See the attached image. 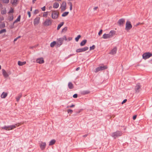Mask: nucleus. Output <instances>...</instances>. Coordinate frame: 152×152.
I'll return each mask as SVG.
<instances>
[{
    "mask_svg": "<svg viewBox=\"0 0 152 152\" xmlns=\"http://www.w3.org/2000/svg\"><path fill=\"white\" fill-rule=\"evenodd\" d=\"M8 94L7 92H3L1 94V97L3 99L5 98L7 96Z\"/></svg>",
    "mask_w": 152,
    "mask_h": 152,
    "instance_id": "nucleus-18",
    "label": "nucleus"
},
{
    "mask_svg": "<svg viewBox=\"0 0 152 152\" xmlns=\"http://www.w3.org/2000/svg\"><path fill=\"white\" fill-rule=\"evenodd\" d=\"M82 110H83L82 109V110H79L78 111H77V112H76V113H77V114L79 113Z\"/></svg>",
    "mask_w": 152,
    "mask_h": 152,
    "instance_id": "nucleus-56",
    "label": "nucleus"
},
{
    "mask_svg": "<svg viewBox=\"0 0 152 152\" xmlns=\"http://www.w3.org/2000/svg\"><path fill=\"white\" fill-rule=\"evenodd\" d=\"M80 69V67H77L76 69V70L77 71L78 70H79Z\"/></svg>",
    "mask_w": 152,
    "mask_h": 152,
    "instance_id": "nucleus-60",
    "label": "nucleus"
},
{
    "mask_svg": "<svg viewBox=\"0 0 152 152\" xmlns=\"http://www.w3.org/2000/svg\"><path fill=\"white\" fill-rule=\"evenodd\" d=\"M16 124H17V125L16 126H19L20 125V123H17Z\"/></svg>",
    "mask_w": 152,
    "mask_h": 152,
    "instance_id": "nucleus-61",
    "label": "nucleus"
},
{
    "mask_svg": "<svg viewBox=\"0 0 152 152\" xmlns=\"http://www.w3.org/2000/svg\"><path fill=\"white\" fill-rule=\"evenodd\" d=\"M48 12H45L44 13L43 15V16L44 17H47L48 15Z\"/></svg>",
    "mask_w": 152,
    "mask_h": 152,
    "instance_id": "nucleus-43",
    "label": "nucleus"
},
{
    "mask_svg": "<svg viewBox=\"0 0 152 152\" xmlns=\"http://www.w3.org/2000/svg\"><path fill=\"white\" fill-rule=\"evenodd\" d=\"M68 4H69L70 5V10H72V3L71 2H69L68 3Z\"/></svg>",
    "mask_w": 152,
    "mask_h": 152,
    "instance_id": "nucleus-41",
    "label": "nucleus"
},
{
    "mask_svg": "<svg viewBox=\"0 0 152 152\" xmlns=\"http://www.w3.org/2000/svg\"><path fill=\"white\" fill-rule=\"evenodd\" d=\"M67 30V27H65L64 28H63L62 30V32H63L64 31H66Z\"/></svg>",
    "mask_w": 152,
    "mask_h": 152,
    "instance_id": "nucleus-42",
    "label": "nucleus"
},
{
    "mask_svg": "<svg viewBox=\"0 0 152 152\" xmlns=\"http://www.w3.org/2000/svg\"><path fill=\"white\" fill-rule=\"evenodd\" d=\"M66 9V3L65 2H63L62 3V5L61 7V10L62 11H65Z\"/></svg>",
    "mask_w": 152,
    "mask_h": 152,
    "instance_id": "nucleus-13",
    "label": "nucleus"
},
{
    "mask_svg": "<svg viewBox=\"0 0 152 152\" xmlns=\"http://www.w3.org/2000/svg\"><path fill=\"white\" fill-rule=\"evenodd\" d=\"M1 13L2 15L5 14L6 13V10L5 9L4 10H1Z\"/></svg>",
    "mask_w": 152,
    "mask_h": 152,
    "instance_id": "nucleus-40",
    "label": "nucleus"
},
{
    "mask_svg": "<svg viewBox=\"0 0 152 152\" xmlns=\"http://www.w3.org/2000/svg\"><path fill=\"white\" fill-rule=\"evenodd\" d=\"M68 87L69 89H72L74 88L73 84L71 82H69L68 84Z\"/></svg>",
    "mask_w": 152,
    "mask_h": 152,
    "instance_id": "nucleus-23",
    "label": "nucleus"
},
{
    "mask_svg": "<svg viewBox=\"0 0 152 152\" xmlns=\"http://www.w3.org/2000/svg\"><path fill=\"white\" fill-rule=\"evenodd\" d=\"M141 90V86L140 85V83H138L136 84L134 88L135 93H138Z\"/></svg>",
    "mask_w": 152,
    "mask_h": 152,
    "instance_id": "nucleus-3",
    "label": "nucleus"
},
{
    "mask_svg": "<svg viewBox=\"0 0 152 152\" xmlns=\"http://www.w3.org/2000/svg\"><path fill=\"white\" fill-rule=\"evenodd\" d=\"M22 96V94L21 93H20L18 94V96L16 97V101L17 102H18L20 100V98Z\"/></svg>",
    "mask_w": 152,
    "mask_h": 152,
    "instance_id": "nucleus-24",
    "label": "nucleus"
},
{
    "mask_svg": "<svg viewBox=\"0 0 152 152\" xmlns=\"http://www.w3.org/2000/svg\"><path fill=\"white\" fill-rule=\"evenodd\" d=\"M13 19V15H12L10 17V18L9 19L10 21L12 20Z\"/></svg>",
    "mask_w": 152,
    "mask_h": 152,
    "instance_id": "nucleus-50",
    "label": "nucleus"
},
{
    "mask_svg": "<svg viewBox=\"0 0 152 152\" xmlns=\"http://www.w3.org/2000/svg\"><path fill=\"white\" fill-rule=\"evenodd\" d=\"M77 94H75L73 95V97L74 98H76L77 97Z\"/></svg>",
    "mask_w": 152,
    "mask_h": 152,
    "instance_id": "nucleus-49",
    "label": "nucleus"
},
{
    "mask_svg": "<svg viewBox=\"0 0 152 152\" xmlns=\"http://www.w3.org/2000/svg\"><path fill=\"white\" fill-rule=\"evenodd\" d=\"M3 3L8 4L9 2V0H1Z\"/></svg>",
    "mask_w": 152,
    "mask_h": 152,
    "instance_id": "nucleus-33",
    "label": "nucleus"
},
{
    "mask_svg": "<svg viewBox=\"0 0 152 152\" xmlns=\"http://www.w3.org/2000/svg\"><path fill=\"white\" fill-rule=\"evenodd\" d=\"M45 7L44 6L41 8L42 10L43 11H45Z\"/></svg>",
    "mask_w": 152,
    "mask_h": 152,
    "instance_id": "nucleus-52",
    "label": "nucleus"
},
{
    "mask_svg": "<svg viewBox=\"0 0 152 152\" xmlns=\"http://www.w3.org/2000/svg\"><path fill=\"white\" fill-rule=\"evenodd\" d=\"M132 28V26L130 22L127 21L126 24L125 29L128 31L130 30Z\"/></svg>",
    "mask_w": 152,
    "mask_h": 152,
    "instance_id": "nucleus-7",
    "label": "nucleus"
},
{
    "mask_svg": "<svg viewBox=\"0 0 152 152\" xmlns=\"http://www.w3.org/2000/svg\"><path fill=\"white\" fill-rule=\"evenodd\" d=\"M58 12L56 11H53L51 14L52 18L54 19L58 18Z\"/></svg>",
    "mask_w": 152,
    "mask_h": 152,
    "instance_id": "nucleus-5",
    "label": "nucleus"
},
{
    "mask_svg": "<svg viewBox=\"0 0 152 152\" xmlns=\"http://www.w3.org/2000/svg\"><path fill=\"white\" fill-rule=\"evenodd\" d=\"M87 136H88V134H86L83 135V137H87Z\"/></svg>",
    "mask_w": 152,
    "mask_h": 152,
    "instance_id": "nucleus-59",
    "label": "nucleus"
},
{
    "mask_svg": "<svg viewBox=\"0 0 152 152\" xmlns=\"http://www.w3.org/2000/svg\"><path fill=\"white\" fill-rule=\"evenodd\" d=\"M125 23V19L124 18H121L119 19L118 22L117 24L119 26H123Z\"/></svg>",
    "mask_w": 152,
    "mask_h": 152,
    "instance_id": "nucleus-9",
    "label": "nucleus"
},
{
    "mask_svg": "<svg viewBox=\"0 0 152 152\" xmlns=\"http://www.w3.org/2000/svg\"><path fill=\"white\" fill-rule=\"evenodd\" d=\"M67 112H68V113H70V114H71L73 112V110L70 109H68L67 110Z\"/></svg>",
    "mask_w": 152,
    "mask_h": 152,
    "instance_id": "nucleus-39",
    "label": "nucleus"
},
{
    "mask_svg": "<svg viewBox=\"0 0 152 152\" xmlns=\"http://www.w3.org/2000/svg\"><path fill=\"white\" fill-rule=\"evenodd\" d=\"M73 55H74L73 54H70V55H69V56H68L67 57V58H69L70 56H72Z\"/></svg>",
    "mask_w": 152,
    "mask_h": 152,
    "instance_id": "nucleus-57",
    "label": "nucleus"
},
{
    "mask_svg": "<svg viewBox=\"0 0 152 152\" xmlns=\"http://www.w3.org/2000/svg\"><path fill=\"white\" fill-rule=\"evenodd\" d=\"M137 118V115H134L133 116V119L134 120H135Z\"/></svg>",
    "mask_w": 152,
    "mask_h": 152,
    "instance_id": "nucleus-54",
    "label": "nucleus"
},
{
    "mask_svg": "<svg viewBox=\"0 0 152 152\" xmlns=\"http://www.w3.org/2000/svg\"><path fill=\"white\" fill-rule=\"evenodd\" d=\"M69 13L68 12H64L62 15V16L63 17H65L67 16Z\"/></svg>",
    "mask_w": 152,
    "mask_h": 152,
    "instance_id": "nucleus-30",
    "label": "nucleus"
},
{
    "mask_svg": "<svg viewBox=\"0 0 152 152\" xmlns=\"http://www.w3.org/2000/svg\"><path fill=\"white\" fill-rule=\"evenodd\" d=\"M14 12V10L13 8L12 7H11L10 8V10L8 12V13H13Z\"/></svg>",
    "mask_w": 152,
    "mask_h": 152,
    "instance_id": "nucleus-35",
    "label": "nucleus"
},
{
    "mask_svg": "<svg viewBox=\"0 0 152 152\" xmlns=\"http://www.w3.org/2000/svg\"><path fill=\"white\" fill-rule=\"evenodd\" d=\"M77 114V113H76V114H74V115H74V116H75Z\"/></svg>",
    "mask_w": 152,
    "mask_h": 152,
    "instance_id": "nucleus-64",
    "label": "nucleus"
},
{
    "mask_svg": "<svg viewBox=\"0 0 152 152\" xmlns=\"http://www.w3.org/2000/svg\"><path fill=\"white\" fill-rule=\"evenodd\" d=\"M59 6V4L57 2H55L53 4V7L55 8H58Z\"/></svg>",
    "mask_w": 152,
    "mask_h": 152,
    "instance_id": "nucleus-29",
    "label": "nucleus"
},
{
    "mask_svg": "<svg viewBox=\"0 0 152 152\" xmlns=\"http://www.w3.org/2000/svg\"><path fill=\"white\" fill-rule=\"evenodd\" d=\"M28 14V15L29 18H30L31 16V12L30 11H28L27 12Z\"/></svg>",
    "mask_w": 152,
    "mask_h": 152,
    "instance_id": "nucleus-53",
    "label": "nucleus"
},
{
    "mask_svg": "<svg viewBox=\"0 0 152 152\" xmlns=\"http://www.w3.org/2000/svg\"><path fill=\"white\" fill-rule=\"evenodd\" d=\"M32 7H31L30 8V11H32Z\"/></svg>",
    "mask_w": 152,
    "mask_h": 152,
    "instance_id": "nucleus-63",
    "label": "nucleus"
},
{
    "mask_svg": "<svg viewBox=\"0 0 152 152\" xmlns=\"http://www.w3.org/2000/svg\"><path fill=\"white\" fill-rule=\"evenodd\" d=\"M96 46L95 45H93L90 47V50H93L95 48Z\"/></svg>",
    "mask_w": 152,
    "mask_h": 152,
    "instance_id": "nucleus-36",
    "label": "nucleus"
},
{
    "mask_svg": "<svg viewBox=\"0 0 152 152\" xmlns=\"http://www.w3.org/2000/svg\"><path fill=\"white\" fill-rule=\"evenodd\" d=\"M87 40L86 39H84L80 43V45L81 46H84L87 42Z\"/></svg>",
    "mask_w": 152,
    "mask_h": 152,
    "instance_id": "nucleus-21",
    "label": "nucleus"
},
{
    "mask_svg": "<svg viewBox=\"0 0 152 152\" xmlns=\"http://www.w3.org/2000/svg\"><path fill=\"white\" fill-rule=\"evenodd\" d=\"M17 1V0H11L10 3L12 4H13L16 3Z\"/></svg>",
    "mask_w": 152,
    "mask_h": 152,
    "instance_id": "nucleus-34",
    "label": "nucleus"
},
{
    "mask_svg": "<svg viewBox=\"0 0 152 152\" xmlns=\"http://www.w3.org/2000/svg\"><path fill=\"white\" fill-rule=\"evenodd\" d=\"M101 70V69L100 68H99V66L98 67L95 69V72H97Z\"/></svg>",
    "mask_w": 152,
    "mask_h": 152,
    "instance_id": "nucleus-37",
    "label": "nucleus"
},
{
    "mask_svg": "<svg viewBox=\"0 0 152 152\" xmlns=\"http://www.w3.org/2000/svg\"><path fill=\"white\" fill-rule=\"evenodd\" d=\"M52 20L50 19H47L45 20L43 23V24L45 26H48L51 25L52 24Z\"/></svg>",
    "mask_w": 152,
    "mask_h": 152,
    "instance_id": "nucleus-6",
    "label": "nucleus"
},
{
    "mask_svg": "<svg viewBox=\"0 0 152 152\" xmlns=\"http://www.w3.org/2000/svg\"><path fill=\"white\" fill-rule=\"evenodd\" d=\"M127 100L126 99H124L123 101L122 102L121 104H124V103L126 102L127 101Z\"/></svg>",
    "mask_w": 152,
    "mask_h": 152,
    "instance_id": "nucleus-51",
    "label": "nucleus"
},
{
    "mask_svg": "<svg viewBox=\"0 0 152 152\" xmlns=\"http://www.w3.org/2000/svg\"><path fill=\"white\" fill-rule=\"evenodd\" d=\"M40 18L38 17H36L34 20V25L35 26L38 25L39 21Z\"/></svg>",
    "mask_w": 152,
    "mask_h": 152,
    "instance_id": "nucleus-14",
    "label": "nucleus"
},
{
    "mask_svg": "<svg viewBox=\"0 0 152 152\" xmlns=\"http://www.w3.org/2000/svg\"><path fill=\"white\" fill-rule=\"evenodd\" d=\"M115 31L114 30H111L109 34H108L110 38L112 37L115 34Z\"/></svg>",
    "mask_w": 152,
    "mask_h": 152,
    "instance_id": "nucleus-17",
    "label": "nucleus"
},
{
    "mask_svg": "<svg viewBox=\"0 0 152 152\" xmlns=\"http://www.w3.org/2000/svg\"><path fill=\"white\" fill-rule=\"evenodd\" d=\"M99 68H100L101 70H103L106 69L107 68V67L106 66H99Z\"/></svg>",
    "mask_w": 152,
    "mask_h": 152,
    "instance_id": "nucleus-31",
    "label": "nucleus"
},
{
    "mask_svg": "<svg viewBox=\"0 0 152 152\" xmlns=\"http://www.w3.org/2000/svg\"><path fill=\"white\" fill-rule=\"evenodd\" d=\"M39 12V11L38 10H35L34 12V14H38Z\"/></svg>",
    "mask_w": 152,
    "mask_h": 152,
    "instance_id": "nucleus-44",
    "label": "nucleus"
},
{
    "mask_svg": "<svg viewBox=\"0 0 152 152\" xmlns=\"http://www.w3.org/2000/svg\"><path fill=\"white\" fill-rule=\"evenodd\" d=\"M102 30L101 29L98 33V35L99 36H100L102 33Z\"/></svg>",
    "mask_w": 152,
    "mask_h": 152,
    "instance_id": "nucleus-46",
    "label": "nucleus"
},
{
    "mask_svg": "<svg viewBox=\"0 0 152 152\" xmlns=\"http://www.w3.org/2000/svg\"><path fill=\"white\" fill-rule=\"evenodd\" d=\"M37 1V0H32V3H35V2L36 1Z\"/></svg>",
    "mask_w": 152,
    "mask_h": 152,
    "instance_id": "nucleus-62",
    "label": "nucleus"
},
{
    "mask_svg": "<svg viewBox=\"0 0 152 152\" xmlns=\"http://www.w3.org/2000/svg\"><path fill=\"white\" fill-rule=\"evenodd\" d=\"M58 41L57 43V46L59 47L63 43V39L62 38H60L57 39Z\"/></svg>",
    "mask_w": 152,
    "mask_h": 152,
    "instance_id": "nucleus-10",
    "label": "nucleus"
},
{
    "mask_svg": "<svg viewBox=\"0 0 152 152\" xmlns=\"http://www.w3.org/2000/svg\"><path fill=\"white\" fill-rule=\"evenodd\" d=\"M98 8V7H95L94 8V10H96Z\"/></svg>",
    "mask_w": 152,
    "mask_h": 152,
    "instance_id": "nucleus-58",
    "label": "nucleus"
},
{
    "mask_svg": "<svg viewBox=\"0 0 152 152\" xmlns=\"http://www.w3.org/2000/svg\"><path fill=\"white\" fill-rule=\"evenodd\" d=\"M102 38L104 39H107L110 38L108 34H104L102 36Z\"/></svg>",
    "mask_w": 152,
    "mask_h": 152,
    "instance_id": "nucleus-20",
    "label": "nucleus"
},
{
    "mask_svg": "<svg viewBox=\"0 0 152 152\" xmlns=\"http://www.w3.org/2000/svg\"><path fill=\"white\" fill-rule=\"evenodd\" d=\"M57 42L55 41H54L52 42L50 44V47L52 48L55 45H57Z\"/></svg>",
    "mask_w": 152,
    "mask_h": 152,
    "instance_id": "nucleus-26",
    "label": "nucleus"
},
{
    "mask_svg": "<svg viewBox=\"0 0 152 152\" xmlns=\"http://www.w3.org/2000/svg\"><path fill=\"white\" fill-rule=\"evenodd\" d=\"M20 18L21 16L20 15H19L17 18V19L13 23H17L18 22H19L20 21Z\"/></svg>",
    "mask_w": 152,
    "mask_h": 152,
    "instance_id": "nucleus-28",
    "label": "nucleus"
},
{
    "mask_svg": "<svg viewBox=\"0 0 152 152\" xmlns=\"http://www.w3.org/2000/svg\"><path fill=\"white\" fill-rule=\"evenodd\" d=\"M21 37L20 36H19L17 37L16 38L14 39V41L15 42V41H16L18 39L20 38Z\"/></svg>",
    "mask_w": 152,
    "mask_h": 152,
    "instance_id": "nucleus-47",
    "label": "nucleus"
},
{
    "mask_svg": "<svg viewBox=\"0 0 152 152\" xmlns=\"http://www.w3.org/2000/svg\"><path fill=\"white\" fill-rule=\"evenodd\" d=\"M142 56L143 59H146L152 56V54L150 52L145 53L143 54Z\"/></svg>",
    "mask_w": 152,
    "mask_h": 152,
    "instance_id": "nucleus-4",
    "label": "nucleus"
},
{
    "mask_svg": "<svg viewBox=\"0 0 152 152\" xmlns=\"http://www.w3.org/2000/svg\"><path fill=\"white\" fill-rule=\"evenodd\" d=\"M6 31V30L5 29H3L0 30V34H1L3 33H5Z\"/></svg>",
    "mask_w": 152,
    "mask_h": 152,
    "instance_id": "nucleus-38",
    "label": "nucleus"
},
{
    "mask_svg": "<svg viewBox=\"0 0 152 152\" xmlns=\"http://www.w3.org/2000/svg\"><path fill=\"white\" fill-rule=\"evenodd\" d=\"M75 106V105L74 104H72L71 105L68 106L67 107V108H69V107L72 108V107H74Z\"/></svg>",
    "mask_w": 152,
    "mask_h": 152,
    "instance_id": "nucleus-45",
    "label": "nucleus"
},
{
    "mask_svg": "<svg viewBox=\"0 0 152 152\" xmlns=\"http://www.w3.org/2000/svg\"><path fill=\"white\" fill-rule=\"evenodd\" d=\"M122 133L121 131H117L115 132H113L112 133L111 136L115 139L117 137H119L122 136Z\"/></svg>",
    "mask_w": 152,
    "mask_h": 152,
    "instance_id": "nucleus-1",
    "label": "nucleus"
},
{
    "mask_svg": "<svg viewBox=\"0 0 152 152\" xmlns=\"http://www.w3.org/2000/svg\"><path fill=\"white\" fill-rule=\"evenodd\" d=\"M17 124H15L14 125H10L8 126H5L3 127H2V129H4L6 131H9L11 130H12L16 128V126Z\"/></svg>",
    "mask_w": 152,
    "mask_h": 152,
    "instance_id": "nucleus-2",
    "label": "nucleus"
},
{
    "mask_svg": "<svg viewBox=\"0 0 152 152\" xmlns=\"http://www.w3.org/2000/svg\"><path fill=\"white\" fill-rule=\"evenodd\" d=\"M2 72L3 75L5 77H7L9 76L8 74L4 69H2Z\"/></svg>",
    "mask_w": 152,
    "mask_h": 152,
    "instance_id": "nucleus-19",
    "label": "nucleus"
},
{
    "mask_svg": "<svg viewBox=\"0 0 152 152\" xmlns=\"http://www.w3.org/2000/svg\"><path fill=\"white\" fill-rule=\"evenodd\" d=\"M36 62L37 63L41 64L43 63L44 62V61L42 58H37V59Z\"/></svg>",
    "mask_w": 152,
    "mask_h": 152,
    "instance_id": "nucleus-15",
    "label": "nucleus"
},
{
    "mask_svg": "<svg viewBox=\"0 0 152 152\" xmlns=\"http://www.w3.org/2000/svg\"><path fill=\"white\" fill-rule=\"evenodd\" d=\"M117 50V48L116 47H115L114 48L112 49L111 51L109 53V54L113 55L116 54Z\"/></svg>",
    "mask_w": 152,
    "mask_h": 152,
    "instance_id": "nucleus-12",
    "label": "nucleus"
},
{
    "mask_svg": "<svg viewBox=\"0 0 152 152\" xmlns=\"http://www.w3.org/2000/svg\"><path fill=\"white\" fill-rule=\"evenodd\" d=\"M62 39H63V41H64V40H67V38L66 37V36H63V37H61Z\"/></svg>",
    "mask_w": 152,
    "mask_h": 152,
    "instance_id": "nucleus-48",
    "label": "nucleus"
},
{
    "mask_svg": "<svg viewBox=\"0 0 152 152\" xmlns=\"http://www.w3.org/2000/svg\"><path fill=\"white\" fill-rule=\"evenodd\" d=\"M90 92L88 90L83 91L80 92V94L82 95H85L89 94Z\"/></svg>",
    "mask_w": 152,
    "mask_h": 152,
    "instance_id": "nucleus-16",
    "label": "nucleus"
},
{
    "mask_svg": "<svg viewBox=\"0 0 152 152\" xmlns=\"http://www.w3.org/2000/svg\"><path fill=\"white\" fill-rule=\"evenodd\" d=\"M64 22H61L59 24L58 26L57 29V30H59L61 27L64 25Z\"/></svg>",
    "mask_w": 152,
    "mask_h": 152,
    "instance_id": "nucleus-27",
    "label": "nucleus"
},
{
    "mask_svg": "<svg viewBox=\"0 0 152 152\" xmlns=\"http://www.w3.org/2000/svg\"><path fill=\"white\" fill-rule=\"evenodd\" d=\"M88 47L87 46L85 47L84 48L77 49L76 50L77 53H80L84 52L88 50Z\"/></svg>",
    "mask_w": 152,
    "mask_h": 152,
    "instance_id": "nucleus-8",
    "label": "nucleus"
},
{
    "mask_svg": "<svg viewBox=\"0 0 152 152\" xmlns=\"http://www.w3.org/2000/svg\"><path fill=\"white\" fill-rule=\"evenodd\" d=\"M56 142V141L54 139L51 140L49 142V145L51 146L54 144Z\"/></svg>",
    "mask_w": 152,
    "mask_h": 152,
    "instance_id": "nucleus-22",
    "label": "nucleus"
},
{
    "mask_svg": "<svg viewBox=\"0 0 152 152\" xmlns=\"http://www.w3.org/2000/svg\"><path fill=\"white\" fill-rule=\"evenodd\" d=\"M26 61L21 62L20 61L18 62V64L19 66H23L26 64Z\"/></svg>",
    "mask_w": 152,
    "mask_h": 152,
    "instance_id": "nucleus-25",
    "label": "nucleus"
},
{
    "mask_svg": "<svg viewBox=\"0 0 152 152\" xmlns=\"http://www.w3.org/2000/svg\"><path fill=\"white\" fill-rule=\"evenodd\" d=\"M5 27V25L4 23L3 24H1V27L2 28H4Z\"/></svg>",
    "mask_w": 152,
    "mask_h": 152,
    "instance_id": "nucleus-55",
    "label": "nucleus"
},
{
    "mask_svg": "<svg viewBox=\"0 0 152 152\" xmlns=\"http://www.w3.org/2000/svg\"><path fill=\"white\" fill-rule=\"evenodd\" d=\"M81 36L80 35H79L75 38V40L76 42H78L79 39L81 37Z\"/></svg>",
    "mask_w": 152,
    "mask_h": 152,
    "instance_id": "nucleus-32",
    "label": "nucleus"
},
{
    "mask_svg": "<svg viewBox=\"0 0 152 152\" xmlns=\"http://www.w3.org/2000/svg\"><path fill=\"white\" fill-rule=\"evenodd\" d=\"M46 144L45 142H41V143L40 144L39 146L41 150H43L45 148L46 146Z\"/></svg>",
    "mask_w": 152,
    "mask_h": 152,
    "instance_id": "nucleus-11",
    "label": "nucleus"
}]
</instances>
